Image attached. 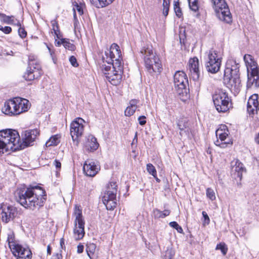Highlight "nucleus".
Here are the masks:
<instances>
[{"mask_svg":"<svg viewBox=\"0 0 259 259\" xmlns=\"http://www.w3.org/2000/svg\"><path fill=\"white\" fill-rule=\"evenodd\" d=\"M212 6L221 20L227 23L232 22V15L225 0H211Z\"/></svg>","mask_w":259,"mask_h":259,"instance_id":"obj_8","label":"nucleus"},{"mask_svg":"<svg viewBox=\"0 0 259 259\" xmlns=\"http://www.w3.org/2000/svg\"><path fill=\"white\" fill-rule=\"evenodd\" d=\"M258 96L254 94L248 99L247 104V111L250 116L256 115V118L259 120V102Z\"/></svg>","mask_w":259,"mask_h":259,"instance_id":"obj_17","label":"nucleus"},{"mask_svg":"<svg viewBox=\"0 0 259 259\" xmlns=\"http://www.w3.org/2000/svg\"><path fill=\"white\" fill-rule=\"evenodd\" d=\"M54 165L55 166L56 168L60 169L61 167V163L59 160L55 159L53 162Z\"/></svg>","mask_w":259,"mask_h":259,"instance_id":"obj_48","label":"nucleus"},{"mask_svg":"<svg viewBox=\"0 0 259 259\" xmlns=\"http://www.w3.org/2000/svg\"><path fill=\"white\" fill-rule=\"evenodd\" d=\"M84 120L81 118H77L70 124V135L73 141L78 143V138L83 134Z\"/></svg>","mask_w":259,"mask_h":259,"instance_id":"obj_16","label":"nucleus"},{"mask_svg":"<svg viewBox=\"0 0 259 259\" xmlns=\"http://www.w3.org/2000/svg\"><path fill=\"white\" fill-rule=\"evenodd\" d=\"M13 253L19 259H31L32 252L29 247H24L19 244H15L13 247Z\"/></svg>","mask_w":259,"mask_h":259,"instance_id":"obj_18","label":"nucleus"},{"mask_svg":"<svg viewBox=\"0 0 259 259\" xmlns=\"http://www.w3.org/2000/svg\"><path fill=\"white\" fill-rule=\"evenodd\" d=\"M177 124L180 130V134L181 136L183 135L188 136L189 135L190 129L189 127L188 120L187 118H180L177 121Z\"/></svg>","mask_w":259,"mask_h":259,"instance_id":"obj_23","label":"nucleus"},{"mask_svg":"<svg viewBox=\"0 0 259 259\" xmlns=\"http://www.w3.org/2000/svg\"><path fill=\"white\" fill-rule=\"evenodd\" d=\"M206 196L211 201L214 200L215 199V194L214 190L210 188H208L206 189Z\"/></svg>","mask_w":259,"mask_h":259,"instance_id":"obj_41","label":"nucleus"},{"mask_svg":"<svg viewBox=\"0 0 259 259\" xmlns=\"http://www.w3.org/2000/svg\"><path fill=\"white\" fill-rule=\"evenodd\" d=\"M52 259H62V256L61 253H57L53 255Z\"/></svg>","mask_w":259,"mask_h":259,"instance_id":"obj_50","label":"nucleus"},{"mask_svg":"<svg viewBox=\"0 0 259 259\" xmlns=\"http://www.w3.org/2000/svg\"><path fill=\"white\" fill-rule=\"evenodd\" d=\"M13 16H7L3 13H0V21L5 23L12 24L14 23Z\"/></svg>","mask_w":259,"mask_h":259,"instance_id":"obj_29","label":"nucleus"},{"mask_svg":"<svg viewBox=\"0 0 259 259\" xmlns=\"http://www.w3.org/2000/svg\"><path fill=\"white\" fill-rule=\"evenodd\" d=\"M117 185L116 182H111L107 186L106 190L103 196L102 201L107 209L113 210L117 205Z\"/></svg>","mask_w":259,"mask_h":259,"instance_id":"obj_10","label":"nucleus"},{"mask_svg":"<svg viewBox=\"0 0 259 259\" xmlns=\"http://www.w3.org/2000/svg\"><path fill=\"white\" fill-rule=\"evenodd\" d=\"M170 0H163V10L162 13L163 15L166 17L168 14L169 6H170Z\"/></svg>","mask_w":259,"mask_h":259,"instance_id":"obj_36","label":"nucleus"},{"mask_svg":"<svg viewBox=\"0 0 259 259\" xmlns=\"http://www.w3.org/2000/svg\"><path fill=\"white\" fill-rule=\"evenodd\" d=\"M213 102L217 110L219 112L225 113L231 108V99L228 94L223 91H219L212 96Z\"/></svg>","mask_w":259,"mask_h":259,"instance_id":"obj_12","label":"nucleus"},{"mask_svg":"<svg viewBox=\"0 0 259 259\" xmlns=\"http://www.w3.org/2000/svg\"><path fill=\"white\" fill-rule=\"evenodd\" d=\"M52 26V30L53 31L55 36L57 38L60 39L61 37L60 31L59 28V26L56 20L54 19L51 21Z\"/></svg>","mask_w":259,"mask_h":259,"instance_id":"obj_30","label":"nucleus"},{"mask_svg":"<svg viewBox=\"0 0 259 259\" xmlns=\"http://www.w3.org/2000/svg\"><path fill=\"white\" fill-rule=\"evenodd\" d=\"M175 89L179 95L187 94L188 80L186 73L182 71H177L174 75Z\"/></svg>","mask_w":259,"mask_h":259,"instance_id":"obj_14","label":"nucleus"},{"mask_svg":"<svg viewBox=\"0 0 259 259\" xmlns=\"http://www.w3.org/2000/svg\"><path fill=\"white\" fill-rule=\"evenodd\" d=\"M30 107V103L28 100L16 97L6 101L2 111L7 115L14 116L27 111Z\"/></svg>","mask_w":259,"mask_h":259,"instance_id":"obj_5","label":"nucleus"},{"mask_svg":"<svg viewBox=\"0 0 259 259\" xmlns=\"http://www.w3.org/2000/svg\"><path fill=\"white\" fill-rule=\"evenodd\" d=\"M15 196L17 202L25 208L31 210L42 206L47 198L44 189L38 186L18 188Z\"/></svg>","mask_w":259,"mask_h":259,"instance_id":"obj_2","label":"nucleus"},{"mask_svg":"<svg viewBox=\"0 0 259 259\" xmlns=\"http://www.w3.org/2000/svg\"><path fill=\"white\" fill-rule=\"evenodd\" d=\"M74 215L73 237L75 240H79L84 236V220L82 214V210L79 206H75Z\"/></svg>","mask_w":259,"mask_h":259,"instance_id":"obj_11","label":"nucleus"},{"mask_svg":"<svg viewBox=\"0 0 259 259\" xmlns=\"http://www.w3.org/2000/svg\"><path fill=\"white\" fill-rule=\"evenodd\" d=\"M240 65L233 59H228L224 70V83L235 94L241 90V84L239 74Z\"/></svg>","mask_w":259,"mask_h":259,"instance_id":"obj_3","label":"nucleus"},{"mask_svg":"<svg viewBox=\"0 0 259 259\" xmlns=\"http://www.w3.org/2000/svg\"><path fill=\"white\" fill-rule=\"evenodd\" d=\"M18 214L17 208L13 205H3L0 207V217L6 224L14 220Z\"/></svg>","mask_w":259,"mask_h":259,"instance_id":"obj_15","label":"nucleus"},{"mask_svg":"<svg viewBox=\"0 0 259 259\" xmlns=\"http://www.w3.org/2000/svg\"><path fill=\"white\" fill-rule=\"evenodd\" d=\"M99 146L97 139L94 136L89 135L85 137L84 148L87 151L93 152L98 148Z\"/></svg>","mask_w":259,"mask_h":259,"instance_id":"obj_22","label":"nucleus"},{"mask_svg":"<svg viewBox=\"0 0 259 259\" xmlns=\"http://www.w3.org/2000/svg\"><path fill=\"white\" fill-rule=\"evenodd\" d=\"M215 249L217 250H221L223 255H226L228 251V247L224 243H221L218 244L216 246Z\"/></svg>","mask_w":259,"mask_h":259,"instance_id":"obj_40","label":"nucleus"},{"mask_svg":"<svg viewBox=\"0 0 259 259\" xmlns=\"http://www.w3.org/2000/svg\"><path fill=\"white\" fill-rule=\"evenodd\" d=\"M170 210L168 209H165L163 211H160L157 208H155L153 210V214L154 218H164L170 214Z\"/></svg>","mask_w":259,"mask_h":259,"instance_id":"obj_27","label":"nucleus"},{"mask_svg":"<svg viewBox=\"0 0 259 259\" xmlns=\"http://www.w3.org/2000/svg\"><path fill=\"white\" fill-rule=\"evenodd\" d=\"M60 246H61V248L62 249H63L64 248H65V243H64V239L63 238H62L61 239H60Z\"/></svg>","mask_w":259,"mask_h":259,"instance_id":"obj_52","label":"nucleus"},{"mask_svg":"<svg viewBox=\"0 0 259 259\" xmlns=\"http://www.w3.org/2000/svg\"><path fill=\"white\" fill-rule=\"evenodd\" d=\"M135 140H136V141H137V133H136V135H135V138H134V140H133V142H134Z\"/></svg>","mask_w":259,"mask_h":259,"instance_id":"obj_58","label":"nucleus"},{"mask_svg":"<svg viewBox=\"0 0 259 259\" xmlns=\"http://www.w3.org/2000/svg\"><path fill=\"white\" fill-rule=\"evenodd\" d=\"M228 130L225 131L221 128H219L216 131L215 135L218 138L214 142L216 146L222 148H225L227 147V145L229 144V142L225 141V140L228 136Z\"/></svg>","mask_w":259,"mask_h":259,"instance_id":"obj_21","label":"nucleus"},{"mask_svg":"<svg viewBox=\"0 0 259 259\" xmlns=\"http://www.w3.org/2000/svg\"><path fill=\"white\" fill-rule=\"evenodd\" d=\"M23 148L17 131L10 129L0 131V154L9 151H16Z\"/></svg>","mask_w":259,"mask_h":259,"instance_id":"obj_4","label":"nucleus"},{"mask_svg":"<svg viewBox=\"0 0 259 259\" xmlns=\"http://www.w3.org/2000/svg\"><path fill=\"white\" fill-rule=\"evenodd\" d=\"M57 46H59L60 45H61L62 44H61V39L60 40V41H58L57 42Z\"/></svg>","mask_w":259,"mask_h":259,"instance_id":"obj_57","label":"nucleus"},{"mask_svg":"<svg viewBox=\"0 0 259 259\" xmlns=\"http://www.w3.org/2000/svg\"><path fill=\"white\" fill-rule=\"evenodd\" d=\"M37 131L36 130L26 131L24 132L23 139L24 146H28L34 141L36 137Z\"/></svg>","mask_w":259,"mask_h":259,"instance_id":"obj_24","label":"nucleus"},{"mask_svg":"<svg viewBox=\"0 0 259 259\" xmlns=\"http://www.w3.org/2000/svg\"><path fill=\"white\" fill-rule=\"evenodd\" d=\"M69 61L71 64L74 67H77L78 65L76 58L73 56L70 57Z\"/></svg>","mask_w":259,"mask_h":259,"instance_id":"obj_45","label":"nucleus"},{"mask_svg":"<svg viewBox=\"0 0 259 259\" xmlns=\"http://www.w3.org/2000/svg\"><path fill=\"white\" fill-rule=\"evenodd\" d=\"M147 171L151 175H152L154 178L157 176V171L155 168V167L151 163H148L147 164Z\"/></svg>","mask_w":259,"mask_h":259,"instance_id":"obj_39","label":"nucleus"},{"mask_svg":"<svg viewBox=\"0 0 259 259\" xmlns=\"http://www.w3.org/2000/svg\"><path fill=\"white\" fill-rule=\"evenodd\" d=\"M247 70V88H257L259 87V67L253 57L246 54L243 57Z\"/></svg>","mask_w":259,"mask_h":259,"instance_id":"obj_6","label":"nucleus"},{"mask_svg":"<svg viewBox=\"0 0 259 259\" xmlns=\"http://www.w3.org/2000/svg\"><path fill=\"white\" fill-rule=\"evenodd\" d=\"M84 249V246L83 245L79 244L77 246V252L78 253H81L83 252Z\"/></svg>","mask_w":259,"mask_h":259,"instance_id":"obj_49","label":"nucleus"},{"mask_svg":"<svg viewBox=\"0 0 259 259\" xmlns=\"http://www.w3.org/2000/svg\"><path fill=\"white\" fill-rule=\"evenodd\" d=\"M202 214L204 218L203 225H208L210 223V219L207 213L205 211H202Z\"/></svg>","mask_w":259,"mask_h":259,"instance_id":"obj_43","label":"nucleus"},{"mask_svg":"<svg viewBox=\"0 0 259 259\" xmlns=\"http://www.w3.org/2000/svg\"><path fill=\"white\" fill-rule=\"evenodd\" d=\"M91 1L93 3L98 2L99 3L98 7L103 8L112 3L114 0H91Z\"/></svg>","mask_w":259,"mask_h":259,"instance_id":"obj_37","label":"nucleus"},{"mask_svg":"<svg viewBox=\"0 0 259 259\" xmlns=\"http://www.w3.org/2000/svg\"><path fill=\"white\" fill-rule=\"evenodd\" d=\"M244 170L245 168L243 166V164L238 160H237L232 167V171L234 172V176L239 178L240 180H241L242 177V173Z\"/></svg>","mask_w":259,"mask_h":259,"instance_id":"obj_25","label":"nucleus"},{"mask_svg":"<svg viewBox=\"0 0 259 259\" xmlns=\"http://www.w3.org/2000/svg\"><path fill=\"white\" fill-rule=\"evenodd\" d=\"M61 44L65 49L70 51H73L75 48V46L73 44H71L67 39L62 38Z\"/></svg>","mask_w":259,"mask_h":259,"instance_id":"obj_35","label":"nucleus"},{"mask_svg":"<svg viewBox=\"0 0 259 259\" xmlns=\"http://www.w3.org/2000/svg\"><path fill=\"white\" fill-rule=\"evenodd\" d=\"M175 250L171 246H168L165 252L163 259H175Z\"/></svg>","mask_w":259,"mask_h":259,"instance_id":"obj_31","label":"nucleus"},{"mask_svg":"<svg viewBox=\"0 0 259 259\" xmlns=\"http://www.w3.org/2000/svg\"><path fill=\"white\" fill-rule=\"evenodd\" d=\"M103 61L107 65H102V72L112 84L117 85L122 79V65L121 51L116 44H112L110 49L105 51Z\"/></svg>","mask_w":259,"mask_h":259,"instance_id":"obj_1","label":"nucleus"},{"mask_svg":"<svg viewBox=\"0 0 259 259\" xmlns=\"http://www.w3.org/2000/svg\"><path fill=\"white\" fill-rule=\"evenodd\" d=\"M18 33H19L20 36L21 38L25 37L27 35V33H26V31L24 30V29L21 28V27L19 28L18 29Z\"/></svg>","mask_w":259,"mask_h":259,"instance_id":"obj_46","label":"nucleus"},{"mask_svg":"<svg viewBox=\"0 0 259 259\" xmlns=\"http://www.w3.org/2000/svg\"><path fill=\"white\" fill-rule=\"evenodd\" d=\"M169 225L171 227L176 229L179 233H182L183 232L182 228L176 222H171Z\"/></svg>","mask_w":259,"mask_h":259,"instance_id":"obj_42","label":"nucleus"},{"mask_svg":"<svg viewBox=\"0 0 259 259\" xmlns=\"http://www.w3.org/2000/svg\"><path fill=\"white\" fill-rule=\"evenodd\" d=\"M139 101L136 99H133L130 101L129 105L126 107L124 111V114L126 116H131L135 112L137 108V104Z\"/></svg>","mask_w":259,"mask_h":259,"instance_id":"obj_26","label":"nucleus"},{"mask_svg":"<svg viewBox=\"0 0 259 259\" xmlns=\"http://www.w3.org/2000/svg\"><path fill=\"white\" fill-rule=\"evenodd\" d=\"M146 117L144 115H142L139 117L138 121L139 122V124L141 125H144L146 124V121L145 120Z\"/></svg>","mask_w":259,"mask_h":259,"instance_id":"obj_47","label":"nucleus"},{"mask_svg":"<svg viewBox=\"0 0 259 259\" xmlns=\"http://www.w3.org/2000/svg\"><path fill=\"white\" fill-rule=\"evenodd\" d=\"M47 253L48 254H51V247L50 245L47 246Z\"/></svg>","mask_w":259,"mask_h":259,"instance_id":"obj_53","label":"nucleus"},{"mask_svg":"<svg viewBox=\"0 0 259 259\" xmlns=\"http://www.w3.org/2000/svg\"><path fill=\"white\" fill-rule=\"evenodd\" d=\"M222 59L215 50L212 49L206 52L205 59L207 71L211 73L218 72L221 66Z\"/></svg>","mask_w":259,"mask_h":259,"instance_id":"obj_9","label":"nucleus"},{"mask_svg":"<svg viewBox=\"0 0 259 259\" xmlns=\"http://www.w3.org/2000/svg\"><path fill=\"white\" fill-rule=\"evenodd\" d=\"M47 48H48V50L49 51V52L50 53L51 56L53 58V57L54 52L53 51H52V50L51 49V48L49 46H47Z\"/></svg>","mask_w":259,"mask_h":259,"instance_id":"obj_54","label":"nucleus"},{"mask_svg":"<svg viewBox=\"0 0 259 259\" xmlns=\"http://www.w3.org/2000/svg\"><path fill=\"white\" fill-rule=\"evenodd\" d=\"M96 248V245L94 243H90L87 244L86 251L90 259H92L91 255L94 253Z\"/></svg>","mask_w":259,"mask_h":259,"instance_id":"obj_32","label":"nucleus"},{"mask_svg":"<svg viewBox=\"0 0 259 259\" xmlns=\"http://www.w3.org/2000/svg\"><path fill=\"white\" fill-rule=\"evenodd\" d=\"M188 69L189 70L194 80H197L199 77V61L196 57L189 60Z\"/></svg>","mask_w":259,"mask_h":259,"instance_id":"obj_20","label":"nucleus"},{"mask_svg":"<svg viewBox=\"0 0 259 259\" xmlns=\"http://www.w3.org/2000/svg\"><path fill=\"white\" fill-rule=\"evenodd\" d=\"M100 169V165L92 160L85 161L83 166L84 173L86 176L91 177L95 176Z\"/></svg>","mask_w":259,"mask_h":259,"instance_id":"obj_19","label":"nucleus"},{"mask_svg":"<svg viewBox=\"0 0 259 259\" xmlns=\"http://www.w3.org/2000/svg\"><path fill=\"white\" fill-rule=\"evenodd\" d=\"M73 17H74V19L75 20H76L77 19L76 13L75 12H73Z\"/></svg>","mask_w":259,"mask_h":259,"instance_id":"obj_56","label":"nucleus"},{"mask_svg":"<svg viewBox=\"0 0 259 259\" xmlns=\"http://www.w3.org/2000/svg\"><path fill=\"white\" fill-rule=\"evenodd\" d=\"M174 9L177 17L181 18L182 16V12L180 7L179 0H174Z\"/></svg>","mask_w":259,"mask_h":259,"instance_id":"obj_33","label":"nucleus"},{"mask_svg":"<svg viewBox=\"0 0 259 259\" xmlns=\"http://www.w3.org/2000/svg\"><path fill=\"white\" fill-rule=\"evenodd\" d=\"M73 12H76V11H77L79 15H81L83 14V5L81 3H78L76 2H74L73 3Z\"/></svg>","mask_w":259,"mask_h":259,"instance_id":"obj_34","label":"nucleus"},{"mask_svg":"<svg viewBox=\"0 0 259 259\" xmlns=\"http://www.w3.org/2000/svg\"><path fill=\"white\" fill-rule=\"evenodd\" d=\"M2 53L4 55H13V52L12 51H10V52H6V50H4L3 51Z\"/></svg>","mask_w":259,"mask_h":259,"instance_id":"obj_51","label":"nucleus"},{"mask_svg":"<svg viewBox=\"0 0 259 259\" xmlns=\"http://www.w3.org/2000/svg\"><path fill=\"white\" fill-rule=\"evenodd\" d=\"M140 53L144 58L145 67L150 73H160L161 71V61L151 47H143Z\"/></svg>","mask_w":259,"mask_h":259,"instance_id":"obj_7","label":"nucleus"},{"mask_svg":"<svg viewBox=\"0 0 259 259\" xmlns=\"http://www.w3.org/2000/svg\"><path fill=\"white\" fill-rule=\"evenodd\" d=\"M0 30L2 31L6 34H9L12 31V28L9 26L3 27V26L0 25Z\"/></svg>","mask_w":259,"mask_h":259,"instance_id":"obj_44","label":"nucleus"},{"mask_svg":"<svg viewBox=\"0 0 259 259\" xmlns=\"http://www.w3.org/2000/svg\"><path fill=\"white\" fill-rule=\"evenodd\" d=\"M42 74L41 66L37 60L29 57L28 66L23 77L27 80L38 78Z\"/></svg>","mask_w":259,"mask_h":259,"instance_id":"obj_13","label":"nucleus"},{"mask_svg":"<svg viewBox=\"0 0 259 259\" xmlns=\"http://www.w3.org/2000/svg\"><path fill=\"white\" fill-rule=\"evenodd\" d=\"M255 140L256 142L259 144V133L258 134L257 136L255 138Z\"/></svg>","mask_w":259,"mask_h":259,"instance_id":"obj_55","label":"nucleus"},{"mask_svg":"<svg viewBox=\"0 0 259 259\" xmlns=\"http://www.w3.org/2000/svg\"><path fill=\"white\" fill-rule=\"evenodd\" d=\"M155 178L156 181L157 182H160V180H159L158 178H157V176H156V177H155Z\"/></svg>","mask_w":259,"mask_h":259,"instance_id":"obj_59","label":"nucleus"},{"mask_svg":"<svg viewBox=\"0 0 259 259\" xmlns=\"http://www.w3.org/2000/svg\"><path fill=\"white\" fill-rule=\"evenodd\" d=\"M190 8L193 11L196 12L198 10L197 0H188Z\"/></svg>","mask_w":259,"mask_h":259,"instance_id":"obj_38","label":"nucleus"},{"mask_svg":"<svg viewBox=\"0 0 259 259\" xmlns=\"http://www.w3.org/2000/svg\"><path fill=\"white\" fill-rule=\"evenodd\" d=\"M60 136L59 135H55L50 137V138L46 142V145L47 147L57 145L60 142Z\"/></svg>","mask_w":259,"mask_h":259,"instance_id":"obj_28","label":"nucleus"}]
</instances>
